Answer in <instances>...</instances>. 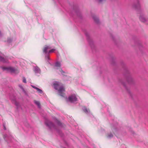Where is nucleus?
Wrapping results in <instances>:
<instances>
[{
  "mask_svg": "<svg viewBox=\"0 0 148 148\" xmlns=\"http://www.w3.org/2000/svg\"><path fill=\"white\" fill-rule=\"evenodd\" d=\"M83 110L86 113H88L90 112L89 110L87 108H86L85 107H84L83 108Z\"/></svg>",
  "mask_w": 148,
  "mask_h": 148,
  "instance_id": "nucleus-10",
  "label": "nucleus"
},
{
  "mask_svg": "<svg viewBox=\"0 0 148 148\" xmlns=\"http://www.w3.org/2000/svg\"><path fill=\"white\" fill-rule=\"evenodd\" d=\"M113 136L112 134L111 133H110L108 136V138H111Z\"/></svg>",
  "mask_w": 148,
  "mask_h": 148,
  "instance_id": "nucleus-16",
  "label": "nucleus"
},
{
  "mask_svg": "<svg viewBox=\"0 0 148 148\" xmlns=\"http://www.w3.org/2000/svg\"><path fill=\"white\" fill-rule=\"evenodd\" d=\"M53 85L54 88L58 90L59 95L62 96H64L65 88L61 83L59 82H55L53 83Z\"/></svg>",
  "mask_w": 148,
  "mask_h": 148,
  "instance_id": "nucleus-1",
  "label": "nucleus"
},
{
  "mask_svg": "<svg viewBox=\"0 0 148 148\" xmlns=\"http://www.w3.org/2000/svg\"><path fill=\"white\" fill-rule=\"evenodd\" d=\"M2 69L4 70H5L7 71L13 73L15 72L17 70L16 69L12 68L11 67H3L2 68Z\"/></svg>",
  "mask_w": 148,
  "mask_h": 148,
  "instance_id": "nucleus-3",
  "label": "nucleus"
},
{
  "mask_svg": "<svg viewBox=\"0 0 148 148\" xmlns=\"http://www.w3.org/2000/svg\"><path fill=\"white\" fill-rule=\"evenodd\" d=\"M55 66L56 67H60L61 66V64L60 62H57L55 63Z\"/></svg>",
  "mask_w": 148,
  "mask_h": 148,
  "instance_id": "nucleus-12",
  "label": "nucleus"
},
{
  "mask_svg": "<svg viewBox=\"0 0 148 148\" xmlns=\"http://www.w3.org/2000/svg\"><path fill=\"white\" fill-rule=\"evenodd\" d=\"M2 35V33L1 31H0V36H1Z\"/></svg>",
  "mask_w": 148,
  "mask_h": 148,
  "instance_id": "nucleus-19",
  "label": "nucleus"
},
{
  "mask_svg": "<svg viewBox=\"0 0 148 148\" xmlns=\"http://www.w3.org/2000/svg\"><path fill=\"white\" fill-rule=\"evenodd\" d=\"M140 20L142 22H144L146 21V19L143 14H140L139 17Z\"/></svg>",
  "mask_w": 148,
  "mask_h": 148,
  "instance_id": "nucleus-5",
  "label": "nucleus"
},
{
  "mask_svg": "<svg viewBox=\"0 0 148 148\" xmlns=\"http://www.w3.org/2000/svg\"><path fill=\"white\" fill-rule=\"evenodd\" d=\"M4 129L5 130L6 129H5V127L4 126Z\"/></svg>",
  "mask_w": 148,
  "mask_h": 148,
  "instance_id": "nucleus-21",
  "label": "nucleus"
},
{
  "mask_svg": "<svg viewBox=\"0 0 148 148\" xmlns=\"http://www.w3.org/2000/svg\"><path fill=\"white\" fill-rule=\"evenodd\" d=\"M11 40V39H10V40H9V39L8 40V42H10Z\"/></svg>",
  "mask_w": 148,
  "mask_h": 148,
  "instance_id": "nucleus-20",
  "label": "nucleus"
},
{
  "mask_svg": "<svg viewBox=\"0 0 148 148\" xmlns=\"http://www.w3.org/2000/svg\"><path fill=\"white\" fill-rule=\"evenodd\" d=\"M18 86L19 87V88L22 89V90L23 92H25V90H24L22 85L20 84V85H19Z\"/></svg>",
  "mask_w": 148,
  "mask_h": 148,
  "instance_id": "nucleus-15",
  "label": "nucleus"
},
{
  "mask_svg": "<svg viewBox=\"0 0 148 148\" xmlns=\"http://www.w3.org/2000/svg\"><path fill=\"white\" fill-rule=\"evenodd\" d=\"M34 71L36 73H40V69L37 66L34 68Z\"/></svg>",
  "mask_w": 148,
  "mask_h": 148,
  "instance_id": "nucleus-7",
  "label": "nucleus"
},
{
  "mask_svg": "<svg viewBox=\"0 0 148 148\" xmlns=\"http://www.w3.org/2000/svg\"><path fill=\"white\" fill-rule=\"evenodd\" d=\"M23 81L24 83H26V79H25V78H24V77H23Z\"/></svg>",
  "mask_w": 148,
  "mask_h": 148,
  "instance_id": "nucleus-18",
  "label": "nucleus"
},
{
  "mask_svg": "<svg viewBox=\"0 0 148 148\" xmlns=\"http://www.w3.org/2000/svg\"><path fill=\"white\" fill-rule=\"evenodd\" d=\"M31 86L33 88L36 89V90L39 93H40V94H42L43 92L41 90L38 88L37 87H36L35 86H33V85H31Z\"/></svg>",
  "mask_w": 148,
  "mask_h": 148,
  "instance_id": "nucleus-6",
  "label": "nucleus"
},
{
  "mask_svg": "<svg viewBox=\"0 0 148 148\" xmlns=\"http://www.w3.org/2000/svg\"><path fill=\"white\" fill-rule=\"evenodd\" d=\"M34 103L39 108L40 107V103L38 101H34Z\"/></svg>",
  "mask_w": 148,
  "mask_h": 148,
  "instance_id": "nucleus-13",
  "label": "nucleus"
},
{
  "mask_svg": "<svg viewBox=\"0 0 148 148\" xmlns=\"http://www.w3.org/2000/svg\"><path fill=\"white\" fill-rule=\"evenodd\" d=\"M58 72H59L61 74L64 75H65L66 73L64 71H63L61 69H60L58 70Z\"/></svg>",
  "mask_w": 148,
  "mask_h": 148,
  "instance_id": "nucleus-9",
  "label": "nucleus"
},
{
  "mask_svg": "<svg viewBox=\"0 0 148 148\" xmlns=\"http://www.w3.org/2000/svg\"><path fill=\"white\" fill-rule=\"evenodd\" d=\"M78 96L75 94H72L70 95L66 100L68 101L71 103H74L77 101Z\"/></svg>",
  "mask_w": 148,
  "mask_h": 148,
  "instance_id": "nucleus-2",
  "label": "nucleus"
},
{
  "mask_svg": "<svg viewBox=\"0 0 148 148\" xmlns=\"http://www.w3.org/2000/svg\"><path fill=\"white\" fill-rule=\"evenodd\" d=\"M49 56L48 55H47L45 56V59L47 60H49Z\"/></svg>",
  "mask_w": 148,
  "mask_h": 148,
  "instance_id": "nucleus-17",
  "label": "nucleus"
},
{
  "mask_svg": "<svg viewBox=\"0 0 148 148\" xmlns=\"http://www.w3.org/2000/svg\"><path fill=\"white\" fill-rule=\"evenodd\" d=\"M45 124L49 127H50L51 125H53V123L49 121H47L45 123Z\"/></svg>",
  "mask_w": 148,
  "mask_h": 148,
  "instance_id": "nucleus-8",
  "label": "nucleus"
},
{
  "mask_svg": "<svg viewBox=\"0 0 148 148\" xmlns=\"http://www.w3.org/2000/svg\"><path fill=\"white\" fill-rule=\"evenodd\" d=\"M51 47L49 46H45L43 49V52L45 54H49V51L51 49Z\"/></svg>",
  "mask_w": 148,
  "mask_h": 148,
  "instance_id": "nucleus-4",
  "label": "nucleus"
},
{
  "mask_svg": "<svg viewBox=\"0 0 148 148\" xmlns=\"http://www.w3.org/2000/svg\"><path fill=\"white\" fill-rule=\"evenodd\" d=\"M0 61H2L3 62H7L6 60L4 58L2 57L1 56H0Z\"/></svg>",
  "mask_w": 148,
  "mask_h": 148,
  "instance_id": "nucleus-11",
  "label": "nucleus"
},
{
  "mask_svg": "<svg viewBox=\"0 0 148 148\" xmlns=\"http://www.w3.org/2000/svg\"><path fill=\"white\" fill-rule=\"evenodd\" d=\"M55 49H50V50L49 51V53H50L53 52L55 51Z\"/></svg>",
  "mask_w": 148,
  "mask_h": 148,
  "instance_id": "nucleus-14",
  "label": "nucleus"
}]
</instances>
